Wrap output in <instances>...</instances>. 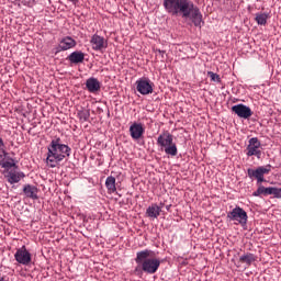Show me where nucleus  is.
<instances>
[{"label": "nucleus", "instance_id": "f257e3e1", "mask_svg": "<svg viewBox=\"0 0 281 281\" xmlns=\"http://www.w3.org/2000/svg\"><path fill=\"white\" fill-rule=\"evenodd\" d=\"M165 12L170 16H181L190 19L195 27H201L203 23V13L192 0H164Z\"/></svg>", "mask_w": 281, "mask_h": 281}, {"label": "nucleus", "instance_id": "f03ea898", "mask_svg": "<svg viewBox=\"0 0 281 281\" xmlns=\"http://www.w3.org/2000/svg\"><path fill=\"white\" fill-rule=\"evenodd\" d=\"M153 254H155V251L150 249L136 252L135 262L137 266L133 271L134 276L142 278L144 273L153 276L159 271V267H161V260L158 258H153Z\"/></svg>", "mask_w": 281, "mask_h": 281}, {"label": "nucleus", "instance_id": "7ed1b4c3", "mask_svg": "<svg viewBox=\"0 0 281 281\" xmlns=\"http://www.w3.org/2000/svg\"><path fill=\"white\" fill-rule=\"evenodd\" d=\"M67 157H71V147L63 144L60 137L53 138L47 146L46 166L57 168Z\"/></svg>", "mask_w": 281, "mask_h": 281}, {"label": "nucleus", "instance_id": "20e7f679", "mask_svg": "<svg viewBox=\"0 0 281 281\" xmlns=\"http://www.w3.org/2000/svg\"><path fill=\"white\" fill-rule=\"evenodd\" d=\"M0 167L4 169V179H7L8 183L11 186L19 183L21 179H25V172L10 170L11 168H19V166H16V160L10 157L7 150H2V154H0Z\"/></svg>", "mask_w": 281, "mask_h": 281}, {"label": "nucleus", "instance_id": "39448f33", "mask_svg": "<svg viewBox=\"0 0 281 281\" xmlns=\"http://www.w3.org/2000/svg\"><path fill=\"white\" fill-rule=\"evenodd\" d=\"M157 144L161 150H165L166 155L177 157V144L175 143V136L170 132L166 131L164 134H160L157 138Z\"/></svg>", "mask_w": 281, "mask_h": 281}, {"label": "nucleus", "instance_id": "423d86ee", "mask_svg": "<svg viewBox=\"0 0 281 281\" xmlns=\"http://www.w3.org/2000/svg\"><path fill=\"white\" fill-rule=\"evenodd\" d=\"M269 172H271V165L259 166L256 169L248 168L247 177L251 181L257 180V186H260V183H265V175H269Z\"/></svg>", "mask_w": 281, "mask_h": 281}, {"label": "nucleus", "instance_id": "0eeeda50", "mask_svg": "<svg viewBox=\"0 0 281 281\" xmlns=\"http://www.w3.org/2000/svg\"><path fill=\"white\" fill-rule=\"evenodd\" d=\"M246 150L247 157H257V159H260L262 157V143H260L258 137H252L248 140Z\"/></svg>", "mask_w": 281, "mask_h": 281}, {"label": "nucleus", "instance_id": "6e6552de", "mask_svg": "<svg viewBox=\"0 0 281 281\" xmlns=\"http://www.w3.org/2000/svg\"><path fill=\"white\" fill-rule=\"evenodd\" d=\"M227 218L231 221H235L236 223H238V225H247L249 216H247V212L245 211V209L236 206L227 213Z\"/></svg>", "mask_w": 281, "mask_h": 281}, {"label": "nucleus", "instance_id": "1a4fd4ad", "mask_svg": "<svg viewBox=\"0 0 281 281\" xmlns=\"http://www.w3.org/2000/svg\"><path fill=\"white\" fill-rule=\"evenodd\" d=\"M14 259L19 265L30 267V265H32V252L27 250V247L22 246L21 248L16 249Z\"/></svg>", "mask_w": 281, "mask_h": 281}, {"label": "nucleus", "instance_id": "9d476101", "mask_svg": "<svg viewBox=\"0 0 281 281\" xmlns=\"http://www.w3.org/2000/svg\"><path fill=\"white\" fill-rule=\"evenodd\" d=\"M154 86L155 85L153 81H150V79H148V77H143L136 80V91H138L140 95H150V93L154 91Z\"/></svg>", "mask_w": 281, "mask_h": 281}, {"label": "nucleus", "instance_id": "9b49d317", "mask_svg": "<svg viewBox=\"0 0 281 281\" xmlns=\"http://www.w3.org/2000/svg\"><path fill=\"white\" fill-rule=\"evenodd\" d=\"M90 45L93 52H104L109 47V40L95 33L90 38Z\"/></svg>", "mask_w": 281, "mask_h": 281}, {"label": "nucleus", "instance_id": "f8f14e48", "mask_svg": "<svg viewBox=\"0 0 281 281\" xmlns=\"http://www.w3.org/2000/svg\"><path fill=\"white\" fill-rule=\"evenodd\" d=\"M233 113L237 114V117H241L243 120H249L254 115V111H251V108L239 103L232 106Z\"/></svg>", "mask_w": 281, "mask_h": 281}, {"label": "nucleus", "instance_id": "ddd939ff", "mask_svg": "<svg viewBox=\"0 0 281 281\" xmlns=\"http://www.w3.org/2000/svg\"><path fill=\"white\" fill-rule=\"evenodd\" d=\"M77 43L71 36H66L59 41L58 46L55 48V54H60V52H67L68 49H74Z\"/></svg>", "mask_w": 281, "mask_h": 281}, {"label": "nucleus", "instance_id": "4468645a", "mask_svg": "<svg viewBox=\"0 0 281 281\" xmlns=\"http://www.w3.org/2000/svg\"><path fill=\"white\" fill-rule=\"evenodd\" d=\"M145 128L144 125L142 123H133L130 126V135L132 137V139H140V137H144V133H145Z\"/></svg>", "mask_w": 281, "mask_h": 281}, {"label": "nucleus", "instance_id": "2eb2a0df", "mask_svg": "<svg viewBox=\"0 0 281 281\" xmlns=\"http://www.w3.org/2000/svg\"><path fill=\"white\" fill-rule=\"evenodd\" d=\"M23 192L26 199H32L33 201H38V188L32 184H25L23 187Z\"/></svg>", "mask_w": 281, "mask_h": 281}, {"label": "nucleus", "instance_id": "dca6fc26", "mask_svg": "<svg viewBox=\"0 0 281 281\" xmlns=\"http://www.w3.org/2000/svg\"><path fill=\"white\" fill-rule=\"evenodd\" d=\"M100 80L95 77H90L86 80V88L89 93H98V91H100Z\"/></svg>", "mask_w": 281, "mask_h": 281}, {"label": "nucleus", "instance_id": "f3484780", "mask_svg": "<svg viewBox=\"0 0 281 281\" xmlns=\"http://www.w3.org/2000/svg\"><path fill=\"white\" fill-rule=\"evenodd\" d=\"M68 60L72 65H80V63H85V53L75 50L68 56Z\"/></svg>", "mask_w": 281, "mask_h": 281}, {"label": "nucleus", "instance_id": "a211bd4d", "mask_svg": "<svg viewBox=\"0 0 281 281\" xmlns=\"http://www.w3.org/2000/svg\"><path fill=\"white\" fill-rule=\"evenodd\" d=\"M239 262L241 265H246V267H251V265H254V262H256V255H254L251 252H245L244 255H241L239 257Z\"/></svg>", "mask_w": 281, "mask_h": 281}, {"label": "nucleus", "instance_id": "6ab92c4d", "mask_svg": "<svg viewBox=\"0 0 281 281\" xmlns=\"http://www.w3.org/2000/svg\"><path fill=\"white\" fill-rule=\"evenodd\" d=\"M146 214L149 218H159V214H161V206L151 204L147 207Z\"/></svg>", "mask_w": 281, "mask_h": 281}, {"label": "nucleus", "instance_id": "aec40b11", "mask_svg": "<svg viewBox=\"0 0 281 281\" xmlns=\"http://www.w3.org/2000/svg\"><path fill=\"white\" fill-rule=\"evenodd\" d=\"M77 117L81 124H83V122H89V117H91V111L89 109L81 108L77 111Z\"/></svg>", "mask_w": 281, "mask_h": 281}, {"label": "nucleus", "instance_id": "412c9836", "mask_svg": "<svg viewBox=\"0 0 281 281\" xmlns=\"http://www.w3.org/2000/svg\"><path fill=\"white\" fill-rule=\"evenodd\" d=\"M105 188L110 194H113V192L117 191V188L115 187V177L109 176L105 180Z\"/></svg>", "mask_w": 281, "mask_h": 281}, {"label": "nucleus", "instance_id": "4be33fe9", "mask_svg": "<svg viewBox=\"0 0 281 281\" xmlns=\"http://www.w3.org/2000/svg\"><path fill=\"white\" fill-rule=\"evenodd\" d=\"M272 195L274 199H281V188L266 187V196Z\"/></svg>", "mask_w": 281, "mask_h": 281}, {"label": "nucleus", "instance_id": "5701e85b", "mask_svg": "<svg viewBox=\"0 0 281 281\" xmlns=\"http://www.w3.org/2000/svg\"><path fill=\"white\" fill-rule=\"evenodd\" d=\"M267 19H269V13H257L255 21L258 25H267Z\"/></svg>", "mask_w": 281, "mask_h": 281}, {"label": "nucleus", "instance_id": "b1692460", "mask_svg": "<svg viewBox=\"0 0 281 281\" xmlns=\"http://www.w3.org/2000/svg\"><path fill=\"white\" fill-rule=\"evenodd\" d=\"M252 196H267V187L262 186V183L258 184V188L252 193Z\"/></svg>", "mask_w": 281, "mask_h": 281}, {"label": "nucleus", "instance_id": "393cba45", "mask_svg": "<svg viewBox=\"0 0 281 281\" xmlns=\"http://www.w3.org/2000/svg\"><path fill=\"white\" fill-rule=\"evenodd\" d=\"M209 78H211V82H221V76L214 71H207Z\"/></svg>", "mask_w": 281, "mask_h": 281}, {"label": "nucleus", "instance_id": "a878e982", "mask_svg": "<svg viewBox=\"0 0 281 281\" xmlns=\"http://www.w3.org/2000/svg\"><path fill=\"white\" fill-rule=\"evenodd\" d=\"M0 150L3 154V150H5V143H3V138L0 137Z\"/></svg>", "mask_w": 281, "mask_h": 281}, {"label": "nucleus", "instance_id": "bb28decb", "mask_svg": "<svg viewBox=\"0 0 281 281\" xmlns=\"http://www.w3.org/2000/svg\"><path fill=\"white\" fill-rule=\"evenodd\" d=\"M0 281H5V277H2V276L0 274Z\"/></svg>", "mask_w": 281, "mask_h": 281}]
</instances>
